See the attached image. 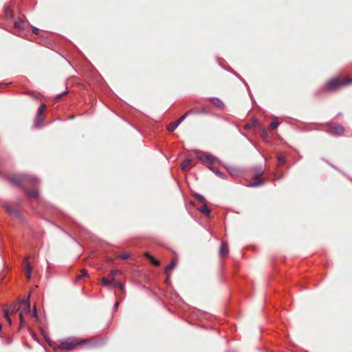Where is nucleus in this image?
<instances>
[{"label":"nucleus","mask_w":352,"mask_h":352,"mask_svg":"<svg viewBox=\"0 0 352 352\" xmlns=\"http://www.w3.org/2000/svg\"><path fill=\"white\" fill-rule=\"evenodd\" d=\"M351 83L352 78H347L343 81L338 78H333L328 82L327 87L324 89L330 91L336 90L341 87L342 85H348Z\"/></svg>","instance_id":"f257e3e1"},{"label":"nucleus","mask_w":352,"mask_h":352,"mask_svg":"<svg viewBox=\"0 0 352 352\" xmlns=\"http://www.w3.org/2000/svg\"><path fill=\"white\" fill-rule=\"evenodd\" d=\"M85 342L86 340L83 339L69 338L62 341L61 346L63 349L69 351L73 349L76 346L85 344Z\"/></svg>","instance_id":"f03ea898"},{"label":"nucleus","mask_w":352,"mask_h":352,"mask_svg":"<svg viewBox=\"0 0 352 352\" xmlns=\"http://www.w3.org/2000/svg\"><path fill=\"white\" fill-rule=\"evenodd\" d=\"M192 111H187L180 118H179L176 122L170 123L168 126L167 129L172 132L175 129H176L178 126L186 119L188 115L190 114Z\"/></svg>","instance_id":"7ed1b4c3"},{"label":"nucleus","mask_w":352,"mask_h":352,"mask_svg":"<svg viewBox=\"0 0 352 352\" xmlns=\"http://www.w3.org/2000/svg\"><path fill=\"white\" fill-rule=\"evenodd\" d=\"M17 310L23 314H30V303L29 299L21 300L19 303V306L17 307Z\"/></svg>","instance_id":"20e7f679"},{"label":"nucleus","mask_w":352,"mask_h":352,"mask_svg":"<svg viewBox=\"0 0 352 352\" xmlns=\"http://www.w3.org/2000/svg\"><path fill=\"white\" fill-rule=\"evenodd\" d=\"M9 180L14 185L19 186L23 184L27 179L24 176L18 175L10 177Z\"/></svg>","instance_id":"39448f33"},{"label":"nucleus","mask_w":352,"mask_h":352,"mask_svg":"<svg viewBox=\"0 0 352 352\" xmlns=\"http://www.w3.org/2000/svg\"><path fill=\"white\" fill-rule=\"evenodd\" d=\"M205 162L209 164H214L219 162L217 157L208 153H205Z\"/></svg>","instance_id":"423d86ee"},{"label":"nucleus","mask_w":352,"mask_h":352,"mask_svg":"<svg viewBox=\"0 0 352 352\" xmlns=\"http://www.w3.org/2000/svg\"><path fill=\"white\" fill-rule=\"evenodd\" d=\"M3 206L10 214L13 215L16 217H20L21 214L17 210L10 207L8 204H3Z\"/></svg>","instance_id":"0eeeda50"},{"label":"nucleus","mask_w":352,"mask_h":352,"mask_svg":"<svg viewBox=\"0 0 352 352\" xmlns=\"http://www.w3.org/2000/svg\"><path fill=\"white\" fill-rule=\"evenodd\" d=\"M344 127L341 125H338L331 128V133L333 135H341L344 133Z\"/></svg>","instance_id":"6e6552de"},{"label":"nucleus","mask_w":352,"mask_h":352,"mask_svg":"<svg viewBox=\"0 0 352 352\" xmlns=\"http://www.w3.org/2000/svg\"><path fill=\"white\" fill-rule=\"evenodd\" d=\"M229 252L228 245L226 242H222L219 248V254L223 256H226Z\"/></svg>","instance_id":"1a4fd4ad"},{"label":"nucleus","mask_w":352,"mask_h":352,"mask_svg":"<svg viewBox=\"0 0 352 352\" xmlns=\"http://www.w3.org/2000/svg\"><path fill=\"white\" fill-rule=\"evenodd\" d=\"M195 166L193 163V160L191 159H186L184 161L182 168V170H186V168H191Z\"/></svg>","instance_id":"9d476101"},{"label":"nucleus","mask_w":352,"mask_h":352,"mask_svg":"<svg viewBox=\"0 0 352 352\" xmlns=\"http://www.w3.org/2000/svg\"><path fill=\"white\" fill-rule=\"evenodd\" d=\"M24 268L26 271L27 278L30 279L32 275V267L30 265L27 258L24 260Z\"/></svg>","instance_id":"9b49d317"},{"label":"nucleus","mask_w":352,"mask_h":352,"mask_svg":"<svg viewBox=\"0 0 352 352\" xmlns=\"http://www.w3.org/2000/svg\"><path fill=\"white\" fill-rule=\"evenodd\" d=\"M253 171H254L255 177L258 178L263 174L264 169L260 166H256L254 168Z\"/></svg>","instance_id":"f8f14e48"},{"label":"nucleus","mask_w":352,"mask_h":352,"mask_svg":"<svg viewBox=\"0 0 352 352\" xmlns=\"http://www.w3.org/2000/svg\"><path fill=\"white\" fill-rule=\"evenodd\" d=\"M210 100L218 107H222L223 106V102L218 98H212Z\"/></svg>","instance_id":"ddd939ff"},{"label":"nucleus","mask_w":352,"mask_h":352,"mask_svg":"<svg viewBox=\"0 0 352 352\" xmlns=\"http://www.w3.org/2000/svg\"><path fill=\"white\" fill-rule=\"evenodd\" d=\"M203 204H204L202 206H201L200 208H199V210L201 213L209 215L210 212V209L208 208V206L204 203H203Z\"/></svg>","instance_id":"4468645a"},{"label":"nucleus","mask_w":352,"mask_h":352,"mask_svg":"<svg viewBox=\"0 0 352 352\" xmlns=\"http://www.w3.org/2000/svg\"><path fill=\"white\" fill-rule=\"evenodd\" d=\"M256 125L259 126V122H258V121L257 120H254L250 123L246 124L244 126V129H251L252 127H254Z\"/></svg>","instance_id":"2eb2a0df"},{"label":"nucleus","mask_w":352,"mask_h":352,"mask_svg":"<svg viewBox=\"0 0 352 352\" xmlns=\"http://www.w3.org/2000/svg\"><path fill=\"white\" fill-rule=\"evenodd\" d=\"M102 283L104 286H109L111 284V283H113L114 282V278H111L109 280L106 277H102Z\"/></svg>","instance_id":"dca6fc26"},{"label":"nucleus","mask_w":352,"mask_h":352,"mask_svg":"<svg viewBox=\"0 0 352 352\" xmlns=\"http://www.w3.org/2000/svg\"><path fill=\"white\" fill-rule=\"evenodd\" d=\"M3 311H8V315L19 311V310H17L16 305H12L9 306V307L7 309H3Z\"/></svg>","instance_id":"f3484780"},{"label":"nucleus","mask_w":352,"mask_h":352,"mask_svg":"<svg viewBox=\"0 0 352 352\" xmlns=\"http://www.w3.org/2000/svg\"><path fill=\"white\" fill-rule=\"evenodd\" d=\"M29 197L34 199L38 198V192L36 190H30L28 191Z\"/></svg>","instance_id":"a211bd4d"},{"label":"nucleus","mask_w":352,"mask_h":352,"mask_svg":"<svg viewBox=\"0 0 352 352\" xmlns=\"http://www.w3.org/2000/svg\"><path fill=\"white\" fill-rule=\"evenodd\" d=\"M43 115H41L40 118H38L37 116H36V119H35V123H34L35 127L36 128L40 127L42 125L41 124L43 122Z\"/></svg>","instance_id":"6ab92c4d"},{"label":"nucleus","mask_w":352,"mask_h":352,"mask_svg":"<svg viewBox=\"0 0 352 352\" xmlns=\"http://www.w3.org/2000/svg\"><path fill=\"white\" fill-rule=\"evenodd\" d=\"M46 108V106L45 104H42L39 107L38 109V111H37V118H40V117L41 116V115H43L45 109Z\"/></svg>","instance_id":"aec40b11"},{"label":"nucleus","mask_w":352,"mask_h":352,"mask_svg":"<svg viewBox=\"0 0 352 352\" xmlns=\"http://www.w3.org/2000/svg\"><path fill=\"white\" fill-rule=\"evenodd\" d=\"M113 285H112V288H116V287H118L120 289L121 291H124V286L123 285L120 283V282H113V283H111Z\"/></svg>","instance_id":"412c9836"},{"label":"nucleus","mask_w":352,"mask_h":352,"mask_svg":"<svg viewBox=\"0 0 352 352\" xmlns=\"http://www.w3.org/2000/svg\"><path fill=\"white\" fill-rule=\"evenodd\" d=\"M122 274V272L120 270H111L109 274V276L111 278H114V276L118 275V274Z\"/></svg>","instance_id":"4be33fe9"},{"label":"nucleus","mask_w":352,"mask_h":352,"mask_svg":"<svg viewBox=\"0 0 352 352\" xmlns=\"http://www.w3.org/2000/svg\"><path fill=\"white\" fill-rule=\"evenodd\" d=\"M176 263L174 260L172 261L171 263L166 266L165 268V272L168 273V271L172 270L175 267Z\"/></svg>","instance_id":"5701e85b"},{"label":"nucleus","mask_w":352,"mask_h":352,"mask_svg":"<svg viewBox=\"0 0 352 352\" xmlns=\"http://www.w3.org/2000/svg\"><path fill=\"white\" fill-rule=\"evenodd\" d=\"M14 25L15 28L23 29V21L21 20H19L14 22Z\"/></svg>","instance_id":"b1692460"},{"label":"nucleus","mask_w":352,"mask_h":352,"mask_svg":"<svg viewBox=\"0 0 352 352\" xmlns=\"http://www.w3.org/2000/svg\"><path fill=\"white\" fill-rule=\"evenodd\" d=\"M263 184L261 181L254 182L248 185V187H257L261 186Z\"/></svg>","instance_id":"393cba45"},{"label":"nucleus","mask_w":352,"mask_h":352,"mask_svg":"<svg viewBox=\"0 0 352 352\" xmlns=\"http://www.w3.org/2000/svg\"><path fill=\"white\" fill-rule=\"evenodd\" d=\"M211 170L217 175L219 176V177L222 178V179H226V176L225 175L221 173L220 170H214V169H212L211 168Z\"/></svg>","instance_id":"a878e982"},{"label":"nucleus","mask_w":352,"mask_h":352,"mask_svg":"<svg viewBox=\"0 0 352 352\" xmlns=\"http://www.w3.org/2000/svg\"><path fill=\"white\" fill-rule=\"evenodd\" d=\"M3 316L6 318V321L8 322V323L9 324V325H11L12 324V321H11V319L9 317L8 311H3Z\"/></svg>","instance_id":"bb28decb"},{"label":"nucleus","mask_w":352,"mask_h":352,"mask_svg":"<svg viewBox=\"0 0 352 352\" xmlns=\"http://www.w3.org/2000/svg\"><path fill=\"white\" fill-rule=\"evenodd\" d=\"M194 197L197 199L199 200L200 202L201 203H204L205 202V198L203 195H200V194H195L194 195Z\"/></svg>","instance_id":"cd10ccee"},{"label":"nucleus","mask_w":352,"mask_h":352,"mask_svg":"<svg viewBox=\"0 0 352 352\" xmlns=\"http://www.w3.org/2000/svg\"><path fill=\"white\" fill-rule=\"evenodd\" d=\"M131 256V254L129 253H124L121 254H118L117 256V258H121V259H127Z\"/></svg>","instance_id":"c85d7f7f"},{"label":"nucleus","mask_w":352,"mask_h":352,"mask_svg":"<svg viewBox=\"0 0 352 352\" xmlns=\"http://www.w3.org/2000/svg\"><path fill=\"white\" fill-rule=\"evenodd\" d=\"M88 276V272L85 270V269H82L81 270V274L78 276V278L80 279L82 277H85V276Z\"/></svg>","instance_id":"c756f323"},{"label":"nucleus","mask_w":352,"mask_h":352,"mask_svg":"<svg viewBox=\"0 0 352 352\" xmlns=\"http://www.w3.org/2000/svg\"><path fill=\"white\" fill-rule=\"evenodd\" d=\"M190 111H192L190 113H196V114L206 113V111L204 109H202L201 110H190Z\"/></svg>","instance_id":"7c9ffc66"},{"label":"nucleus","mask_w":352,"mask_h":352,"mask_svg":"<svg viewBox=\"0 0 352 352\" xmlns=\"http://www.w3.org/2000/svg\"><path fill=\"white\" fill-rule=\"evenodd\" d=\"M280 124V122H277V121H272L271 124H270V128L271 129H276L278 125Z\"/></svg>","instance_id":"2f4dec72"},{"label":"nucleus","mask_w":352,"mask_h":352,"mask_svg":"<svg viewBox=\"0 0 352 352\" xmlns=\"http://www.w3.org/2000/svg\"><path fill=\"white\" fill-rule=\"evenodd\" d=\"M197 160L205 162V153H202L201 155H198L195 157Z\"/></svg>","instance_id":"473e14b6"},{"label":"nucleus","mask_w":352,"mask_h":352,"mask_svg":"<svg viewBox=\"0 0 352 352\" xmlns=\"http://www.w3.org/2000/svg\"><path fill=\"white\" fill-rule=\"evenodd\" d=\"M278 164L279 165H282L284 164L285 161V159L283 156H279L278 157Z\"/></svg>","instance_id":"72a5a7b5"},{"label":"nucleus","mask_w":352,"mask_h":352,"mask_svg":"<svg viewBox=\"0 0 352 352\" xmlns=\"http://www.w3.org/2000/svg\"><path fill=\"white\" fill-rule=\"evenodd\" d=\"M149 258H150V261H151V262L153 264H154V265H159V261H158L157 260H156L155 258H153V257H152V256H151V257H149Z\"/></svg>","instance_id":"f704fd0d"},{"label":"nucleus","mask_w":352,"mask_h":352,"mask_svg":"<svg viewBox=\"0 0 352 352\" xmlns=\"http://www.w3.org/2000/svg\"><path fill=\"white\" fill-rule=\"evenodd\" d=\"M23 313L19 312L20 323L22 325L24 322Z\"/></svg>","instance_id":"c9c22d12"},{"label":"nucleus","mask_w":352,"mask_h":352,"mask_svg":"<svg viewBox=\"0 0 352 352\" xmlns=\"http://www.w3.org/2000/svg\"><path fill=\"white\" fill-rule=\"evenodd\" d=\"M67 94V91L63 92L62 94H59L56 96L57 99H60L63 96H65Z\"/></svg>","instance_id":"e433bc0d"},{"label":"nucleus","mask_w":352,"mask_h":352,"mask_svg":"<svg viewBox=\"0 0 352 352\" xmlns=\"http://www.w3.org/2000/svg\"><path fill=\"white\" fill-rule=\"evenodd\" d=\"M32 316L35 318H37V312H36V309L35 306L34 307V309H33Z\"/></svg>","instance_id":"4c0bfd02"},{"label":"nucleus","mask_w":352,"mask_h":352,"mask_svg":"<svg viewBox=\"0 0 352 352\" xmlns=\"http://www.w3.org/2000/svg\"><path fill=\"white\" fill-rule=\"evenodd\" d=\"M32 32H33L35 34H38V32H39V30H38L37 28H33V29H32Z\"/></svg>","instance_id":"58836bf2"},{"label":"nucleus","mask_w":352,"mask_h":352,"mask_svg":"<svg viewBox=\"0 0 352 352\" xmlns=\"http://www.w3.org/2000/svg\"><path fill=\"white\" fill-rule=\"evenodd\" d=\"M119 306V302H116L115 304H114V306H113V311H116L118 307Z\"/></svg>","instance_id":"ea45409f"},{"label":"nucleus","mask_w":352,"mask_h":352,"mask_svg":"<svg viewBox=\"0 0 352 352\" xmlns=\"http://www.w3.org/2000/svg\"><path fill=\"white\" fill-rule=\"evenodd\" d=\"M30 180L33 183H36L38 181V178H36V177H32Z\"/></svg>","instance_id":"a19ab883"},{"label":"nucleus","mask_w":352,"mask_h":352,"mask_svg":"<svg viewBox=\"0 0 352 352\" xmlns=\"http://www.w3.org/2000/svg\"><path fill=\"white\" fill-rule=\"evenodd\" d=\"M261 130H262L263 135L265 136H267V132H266L265 129L262 128Z\"/></svg>","instance_id":"79ce46f5"}]
</instances>
